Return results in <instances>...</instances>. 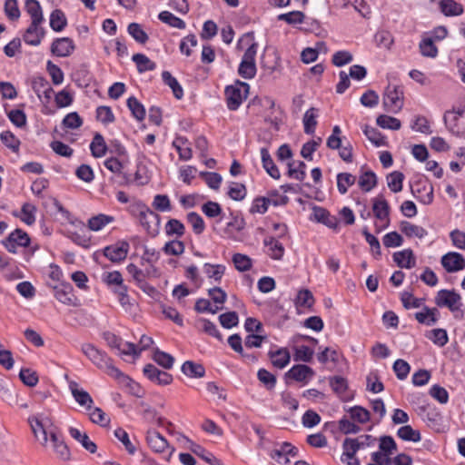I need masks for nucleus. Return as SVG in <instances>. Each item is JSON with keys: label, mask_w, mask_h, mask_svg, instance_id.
Here are the masks:
<instances>
[{"label": "nucleus", "mask_w": 465, "mask_h": 465, "mask_svg": "<svg viewBox=\"0 0 465 465\" xmlns=\"http://www.w3.org/2000/svg\"><path fill=\"white\" fill-rule=\"evenodd\" d=\"M31 430L40 444L45 448H50L56 458L63 461L71 459L70 450L58 428L52 420L44 414L28 418Z\"/></svg>", "instance_id": "obj_1"}, {"label": "nucleus", "mask_w": 465, "mask_h": 465, "mask_svg": "<svg viewBox=\"0 0 465 465\" xmlns=\"http://www.w3.org/2000/svg\"><path fill=\"white\" fill-rule=\"evenodd\" d=\"M446 128L456 136L465 134V104L446 111L443 115Z\"/></svg>", "instance_id": "obj_2"}, {"label": "nucleus", "mask_w": 465, "mask_h": 465, "mask_svg": "<svg viewBox=\"0 0 465 465\" xmlns=\"http://www.w3.org/2000/svg\"><path fill=\"white\" fill-rule=\"evenodd\" d=\"M135 209L141 225L149 234L156 235L160 226V216L142 203L136 204Z\"/></svg>", "instance_id": "obj_3"}, {"label": "nucleus", "mask_w": 465, "mask_h": 465, "mask_svg": "<svg viewBox=\"0 0 465 465\" xmlns=\"http://www.w3.org/2000/svg\"><path fill=\"white\" fill-rule=\"evenodd\" d=\"M249 88V84L243 82H237L234 85L225 88L227 106L230 110L235 111L239 108L242 101L247 98Z\"/></svg>", "instance_id": "obj_4"}, {"label": "nucleus", "mask_w": 465, "mask_h": 465, "mask_svg": "<svg viewBox=\"0 0 465 465\" xmlns=\"http://www.w3.org/2000/svg\"><path fill=\"white\" fill-rule=\"evenodd\" d=\"M382 104L386 111L391 113L399 112L403 105V91L401 87L389 84L385 90Z\"/></svg>", "instance_id": "obj_5"}, {"label": "nucleus", "mask_w": 465, "mask_h": 465, "mask_svg": "<svg viewBox=\"0 0 465 465\" xmlns=\"http://www.w3.org/2000/svg\"><path fill=\"white\" fill-rule=\"evenodd\" d=\"M435 303L439 307H446L455 312L462 306L461 296L454 290H440L435 297Z\"/></svg>", "instance_id": "obj_6"}, {"label": "nucleus", "mask_w": 465, "mask_h": 465, "mask_svg": "<svg viewBox=\"0 0 465 465\" xmlns=\"http://www.w3.org/2000/svg\"><path fill=\"white\" fill-rule=\"evenodd\" d=\"M80 350L82 353L100 370L107 366V362H109L111 359L104 351L90 342L82 343Z\"/></svg>", "instance_id": "obj_7"}, {"label": "nucleus", "mask_w": 465, "mask_h": 465, "mask_svg": "<svg viewBox=\"0 0 465 465\" xmlns=\"http://www.w3.org/2000/svg\"><path fill=\"white\" fill-rule=\"evenodd\" d=\"M372 211L377 220L382 223L377 232H380L390 224V206L386 199L382 195L372 200Z\"/></svg>", "instance_id": "obj_8"}, {"label": "nucleus", "mask_w": 465, "mask_h": 465, "mask_svg": "<svg viewBox=\"0 0 465 465\" xmlns=\"http://www.w3.org/2000/svg\"><path fill=\"white\" fill-rule=\"evenodd\" d=\"M297 454V448L289 442L277 444L270 452L271 458L275 460L281 465H287L290 462V458L296 457Z\"/></svg>", "instance_id": "obj_9"}, {"label": "nucleus", "mask_w": 465, "mask_h": 465, "mask_svg": "<svg viewBox=\"0 0 465 465\" xmlns=\"http://www.w3.org/2000/svg\"><path fill=\"white\" fill-rule=\"evenodd\" d=\"M30 243L28 234L21 229L12 232L8 237L3 241L4 246L9 252L15 253L17 247H26Z\"/></svg>", "instance_id": "obj_10"}, {"label": "nucleus", "mask_w": 465, "mask_h": 465, "mask_svg": "<svg viewBox=\"0 0 465 465\" xmlns=\"http://www.w3.org/2000/svg\"><path fill=\"white\" fill-rule=\"evenodd\" d=\"M441 265L448 272H459L465 267L463 256L455 252H450L441 257Z\"/></svg>", "instance_id": "obj_11"}, {"label": "nucleus", "mask_w": 465, "mask_h": 465, "mask_svg": "<svg viewBox=\"0 0 465 465\" xmlns=\"http://www.w3.org/2000/svg\"><path fill=\"white\" fill-rule=\"evenodd\" d=\"M411 193L423 204H430L433 201V187L428 183H415L411 185Z\"/></svg>", "instance_id": "obj_12"}, {"label": "nucleus", "mask_w": 465, "mask_h": 465, "mask_svg": "<svg viewBox=\"0 0 465 465\" xmlns=\"http://www.w3.org/2000/svg\"><path fill=\"white\" fill-rule=\"evenodd\" d=\"M359 450V445L351 440V438H346L342 443V454L341 456V462L346 465H361L356 453Z\"/></svg>", "instance_id": "obj_13"}, {"label": "nucleus", "mask_w": 465, "mask_h": 465, "mask_svg": "<svg viewBox=\"0 0 465 465\" xmlns=\"http://www.w3.org/2000/svg\"><path fill=\"white\" fill-rule=\"evenodd\" d=\"M314 371L304 364H297L292 366L286 373L285 376L299 382L307 383L313 376Z\"/></svg>", "instance_id": "obj_14"}, {"label": "nucleus", "mask_w": 465, "mask_h": 465, "mask_svg": "<svg viewBox=\"0 0 465 465\" xmlns=\"http://www.w3.org/2000/svg\"><path fill=\"white\" fill-rule=\"evenodd\" d=\"M129 244L122 242L114 245L107 246L104 249V254L113 262L124 261L128 253Z\"/></svg>", "instance_id": "obj_15"}, {"label": "nucleus", "mask_w": 465, "mask_h": 465, "mask_svg": "<svg viewBox=\"0 0 465 465\" xmlns=\"http://www.w3.org/2000/svg\"><path fill=\"white\" fill-rule=\"evenodd\" d=\"M74 41L69 37L55 39L51 46V52L59 57L69 56L74 50Z\"/></svg>", "instance_id": "obj_16"}, {"label": "nucleus", "mask_w": 465, "mask_h": 465, "mask_svg": "<svg viewBox=\"0 0 465 465\" xmlns=\"http://www.w3.org/2000/svg\"><path fill=\"white\" fill-rule=\"evenodd\" d=\"M42 23L31 22L29 27L25 30L23 38L24 41L30 45H39L44 35L45 30L41 27Z\"/></svg>", "instance_id": "obj_17"}, {"label": "nucleus", "mask_w": 465, "mask_h": 465, "mask_svg": "<svg viewBox=\"0 0 465 465\" xmlns=\"http://www.w3.org/2000/svg\"><path fill=\"white\" fill-rule=\"evenodd\" d=\"M54 297L62 303L74 305L75 296L70 283H59L54 287Z\"/></svg>", "instance_id": "obj_18"}, {"label": "nucleus", "mask_w": 465, "mask_h": 465, "mask_svg": "<svg viewBox=\"0 0 465 465\" xmlns=\"http://www.w3.org/2000/svg\"><path fill=\"white\" fill-rule=\"evenodd\" d=\"M146 440L149 447L154 452L163 453L170 450L168 441L155 430H148Z\"/></svg>", "instance_id": "obj_19"}, {"label": "nucleus", "mask_w": 465, "mask_h": 465, "mask_svg": "<svg viewBox=\"0 0 465 465\" xmlns=\"http://www.w3.org/2000/svg\"><path fill=\"white\" fill-rule=\"evenodd\" d=\"M69 388L75 401L80 406L85 407L86 410H91L94 401L90 394L86 391L79 388L78 384L74 381L70 382Z\"/></svg>", "instance_id": "obj_20"}, {"label": "nucleus", "mask_w": 465, "mask_h": 465, "mask_svg": "<svg viewBox=\"0 0 465 465\" xmlns=\"http://www.w3.org/2000/svg\"><path fill=\"white\" fill-rule=\"evenodd\" d=\"M268 356L272 364L278 369H283L286 367L291 360L290 352L286 348H279L275 351L271 350L268 352Z\"/></svg>", "instance_id": "obj_21"}, {"label": "nucleus", "mask_w": 465, "mask_h": 465, "mask_svg": "<svg viewBox=\"0 0 465 465\" xmlns=\"http://www.w3.org/2000/svg\"><path fill=\"white\" fill-rule=\"evenodd\" d=\"M70 436L77 440L87 451L94 453L97 450L96 444L90 440L85 432H82L80 430L71 427L69 428Z\"/></svg>", "instance_id": "obj_22"}, {"label": "nucleus", "mask_w": 465, "mask_h": 465, "mask_svg": "<svg viewBox=\"0 0 465 465\" xmlns=\"http://www.w3.org/2000/svg\"><path fill=\"white\" fill-rule=\"evenodd\" d=\"M329 383L335 394L340 397L342 401H347L350 399L349 396L346 395V391L348 390V382L347 380L341 376H333L329 378Z\"/></svg>", "instance_id": "obj_23"}, {"label": "nucleus", "mask_w": 465, "mask_h": 465, "mask_svg": "<svg viewBox=\"0 0 465 465\" xmlns=\"http://www.w3.org/2000/svg\"><path fill=\"white\" fill-rule=\"evenodd\" d=\"M393 260L401 268L411 269L415 266L416 261L411 249H405L393 254Z\"/></svg>", "instance_id": "obj_24"}, {"label": "nucleus", "mask_w": 465, "mask_h": 465, "mask_svg": "<svg viewBox=\"0 0 465 465\" xmlns=\"http://www.w3.org/2000/svg\"><path fill=\"white\" fill-rule=\"evenodd\" d=\"M439 311L437 308L425 306L421 312L415 313V319L421 324L427 326L434 325L438 321Z\"/></svg>", "instance_id": "obj_25"}, {"label": "nucleus", "mask_w": 465, "mask_h": 465, "mask_svg": "<svg viewBox=\"0 0 465 465\" xmlns=\"http://www.w3.org/2000/svg\"><path fill=\"white\" fill-rule=\"evenodd\" d=\"M261 157L262 167L264 168L266 173L273 179H279L281 176L280 171L278 167L275 165L273 160L272 159L267 148L263 147L261 149Z\"/></svg>", "instance_id": "obj_26"}, {"label": "nucleus", "mask_w": 465, "mask_h": 465, "mask_svg": "<svg viewBox=\"0 0 465 465\" xmlns=\"http://www.w3.org/2000/svg\"><path fill=\"white\" fill-rule=\"evenodd\" d=\"M173 146L176 149L181 160L188 161L192 158L193 152L187 138L183 136L176 137L173 142Z\"/></svg>", "instance_id": "obj_27"}, {"label": "nucleus", "mask_w": 465, "mask_h": 465, "mask_svg": "<svg viewBox=\"0 0 465 465\" xmlns=\"http://www.w3.org/2000/svg\"><path fill=\"white\" fill-rule=\"evenodd\" d=\"M263 243L268 247L267 253L273 260H281L284 254L283 245L273 237H267Z\"/></svg>", "instance_id": "obj_28"}, {"label": "nucleus", "mask_w": 465, "mask_h": 465, "mask_svg": "<svg viewBox=\"0 0 465 465\" xmlns=\"http://www.w3.org/2000/svg\"><path fill=\"white\" fill-rule=\"evenodd\" d=\"M400 229L407 237H416L419 239L424 238L428 232L421 226L413 224L407 221H402L400 224Z\"/></svg>", "instance_id": "obj_29"}, {"label": "nucleus", "mask_w": 465, "mask_h": 465, "mask_svg": "<svg viewBox=\"0 0 465 465\" xmlns=\"http://www.w3.org/2000/svg\"><path fill=\"white\" fill-rule=\"evenodd\" d=\"M440 9L446 16H458L464 11L462 5L454 0H441Z\"/></svg>", "instance_id": "obj_30"}, {"label": "nucleus", "mask_w": 465, "mask_h": 465, "mask_svg": "<svg viewBox=\"0 0 465 465\" xmlns=\"http://www.w3.org/2000/svg\"><path fill=\"white\" fill-rule=\"evenodd\" d=\"M92 155L95 158H101L105 155L107 145L102 134H95L90 144Z\"/></svg>", "instance_id": "obj_31"}, {"label": "nucleus", "mask_w": 465, "mask_h": 465, "mask_svg": "<svg viewBox=\"0 0 465 465\" xmlns=\"http://www.w3.org/2000/svg\"><path fill=\"white\" fill-rule=\"evenodd\" d=\"M102 278L114 292L118 291L119 287H125L122 274L118 271L104 272Z\"/></svg>", "instance_id": "obj_32"}, {"label": "nucleus", "mask_w": 465, "mask_h": 465, "mask_svg": "<svg viewBox=\"0 0 465 465\" xmlns=\"http://www.w3.org/2000/svg\"><path fill=\"white\" fill-rule=\"evenodd\" d=\"M126 270L130 275L136 282L137 285L143 291H154L153 287H150L145 282V274L136 265L131 263L126 267Z\"/></svg>", "instance_id": "obj_33"}, {"label": "nucleus", "mask_w": 465, "mask_h": 465, "mask_svg": "<svg viewBox=\"0 0 465 465\" xmlns=\"http://www.w3.org/2000/svg\"><path fill=\"white\" fill-rule=\"evenodd\" d=\"M182 371L190 378H202L205 374L204 367L192 361H186L182 365Z\"/></svg>", "instance_id": "obj_34"}, {"label": "nucleus", "mask_w": 465, "mask_h": 465, "mask_svg": "<svg viewBox=\"0 0 465 465\" xmlns=\"http://www.w3.org/2000/svg\"><path fill=\"white\" fill-rule=\"evenodd\" d=\"M245 227V222L243 218L239 216H234L232 219L227 223L226 228L224 229V233L227 237L235 240L236 233L242 231Z\"/></svg>", "instance_id": "obj_35"}, {"label": "nucleus", "mask_w": 465, "mask_h": 465, "mask_svg": "<svg viewBox=\"0 0 465 465\" xmlns=\"http://www.w3.org/2000/svg\"><path fill=\"white\" fill-rule=\"evenodd\" d=\"M162 79L163 83L172 89L175 98L181 99L183 96V90L182 86L170 72L163 71L162 73Z\"/></svg>", "instance_id": "obj_36"}, {"label": "nucleus", "mask_w": 465, "mask_h": 465, "mask_svg": "<svg viewBox=\"0 0 465 465\" xmlns=\"http://www.w3.org/2000/svg\"><path fill=\"white\" fill-rule=\"evenodd\" d=\"M114 218L110 215L100 213L96 216L91 217L88 220V227L91 231L98 232L105 225L114 222Z\"/></svg>", "instance_id": "obj_37"}, {"label": "nucleus", "mask_w": 465, "mask_h": 465, "mask_svg": "<svg viewBox=\"0 0 465 465\" xmlns=\"http://www.w3.org/2000/svg\"><path fill=\"white\" fill-rule=\"evenodd\" d=\"M224 272L225 267L222 264L205 263L203 265V272L209 279L213 280V282H221L222 277L224 274Z\"/></svg>", "instance_id": "obj_38"}, {"label": "nucleus", "mask_w": 465, "mask_h": 465, "mask_svg": "<svg viewBox=\"0 0 465 465\" xmlns=\"http://www.w3.org/2000/svg\"><path fill=\"white\" fill-rule=\"evenodd\" d=\"M67 25L66 17L60 9L54 10L50 15V26L55 32H61Z\"/></svg>", "instance_id": "obj_39"}, {"label": "nucleus", "mask_w": 465, "mask_h": 465, "mask_svg": "<svg viewBox=\"0 0 465 465\" xmlns=\"http://www.w3.org/2000/svg\"><path fill=\"white\" fill-rule=\"evenodd\" d=\"M25 9L31 16V22H44V16L40 4L36 0H26Z\"/></svg>", "instance_id": "obj_40"}, {"label": "nucleus", "mask_w": 465, "mask_h": 465, "mask_svg": "<svg viewBox=\"0 0 465 465\" xmlns=\"http://www.w3.org/2000/svg\"><path fill=\"white\" fill-rule=\"evenodd\" d=\"M426 337L439 347L445 346L449 341L447 331L440 328L430 331Z\"/></svg>", "instance_id": "obj_41"}, {"label": "nucleus", "mask_w": 465, "mask_h": 465, "mask_svg": "<svg viewBox=\"0 0 465 465\" xmlns=\"http://www.w3.org/2000/svg\"><path fill=\"white\" fill-rule=\"evenodd\" d=\"M317 109L312 107L307 110L303 116L304 132L308 134H312L317 125Z\"/></svg>", "instance_id": "obj_42"}, {"label": "nucleus", "mask_w": 465, "mask_h": 465, "mask_svg": "<svg viewBox=\"0 0 465 465\" xmlns=\"http://www.w3.org/2000/svg\"><path fill=\"white\" fill-rule=\"evenodd\" d=\"M132 60L135 63L137 66V70L140 73H143L146 71H153L155 69L156 65L153 62H152L146 55L143 54H135L133 55Z\"/></svg>", "instance_id": "obj_43"}, {"label": "nucleus", "mask_w": 465, "mask_h": 465, "mask_svg": "<svg viewBox=\"0 0 465 465\" xmlns=\"http://www.w3.org/2000/svg\"><path fill=\"white\" fill-rule=\"evenodd\" d=\"M305 168L306 164L302 161L297 163L290 162L288 163V174L295 180L302 182L304 180L306 175Z\"/></svg>", "instance_id": "obj_44"}, {"label": "nucleus", "mask_w": 465, "mask_h": 465, "mask_svg": "<svg viewBox=\"0 0 465 465\" xmlns=\"http://www.w3.org/2000/svg\"><path fill=\"white\" fill-rule=\"evenodd\" d=\"M356 177L349 173H341L337 175V187L341 194L348 192V188L354 184Z\"/></svg>", "instance_id": "obj_45"}, {"label": "nucleus", "mask_w": 465, "mask_h": 465, "mask_svg": "<svg viewBox=\"0 0 465 465\" xmlns=\"http://www.w3.org/2000/svg\"><path fill=\"white\" fill-rule=\"evenodd\" d=\"M128 34L139 44H145L148 41V35L138 23H131L127 27Z\"/></svg>", "instance_id": "obj_46"}, {"label": "nucleus", "mask_w": 465, "mask_h": 465, "mask_svg": "<svg viewBox=\"0 0 465 465\" xmlns=\"http://www.w3.org/2000/svg\"><path fill=\"white\" fill-rule=\"evenodd\" d=\"M127 106L131 111L133 116L138 120L143 121L145 117L144 106L134 97H129L127 99Z\"/></svg>", "instance_id": "obj_47"}, {"label": "nucleus", "mask_w": 465, "mask_h": 465, "mask_svg": "<svg viewBox=\"0 0 465 465\" xmlns=\"http://www.w3.org/2000/svg\"><path fill=\"white\" fill-rule=\"evenodd\" d=\"M159 20H161L163 23L169 25L172 27L178 28V29H184L185 28V23L181 18L175 16L172 13L168 11H163L158 15Z\"/></svg>", "instance_id": "obj_48"}, {"label": "nucleus", "mask_w": 465, "mask_h": 465, "mask_svg": "<svg viewBox=\"0 0 465 465\" xmlns=\"http://www.w3.org/2000/svg\"><path fill=\"white\" fill-rule=\"evenodd\" d=\"M397 435L406 441L418 442L420 440V431L413 430L410 425L401 427L397 431Z\"/></svg>", "instance_id": "obj_49"}, {"label": "nucleus", "mask_w": 465, "mask_h": 465, "mask_svg": "<svg viewBox=\"0 0 465 465\" xmlns=\"http://www.w3.org/2000/svg\"><path fill=\"white\" fill-rule=\"evenodd\" d=\"M87 411L89 413L90 420L94 423H97L104 427L107 426L110 423V418L102 409L91 406V410Z\"/></svg>", "instance_id": "obj_50"}, {"label": "nucleus", "mask_w": 465, "mask_h": 465, "mask_svg": "<svg viewBox=\"0 0 465 465\" xmlns=\"http://www.w3.org/2000/svg\"><path fill=\"white\" fill-rule=\"evenodd\" d=\"M359 186L365 192H370L377 184V177L371 171L363 173L359 178Z\"/></svg>", "instance_id": "obj_51"}, {"label": "nucleus", "mask_w": 465, "mask_h": 465, "mask_svg": "<svg viewBox=\"0 0 465 465\" xmlns=\"http://www.w3.org/2000/svg\"><path fill=\"white\" fill-rule=\"evenodd\" d=\"M404 175L401 172H392L387 176V184L393 193H399L402 190V182Z\"/></svg>", "instance_id": "obj_52"}, {"label": "nucleus", "mask_w": 465, "mask_h": 465, "mask_svg": "<svg viewBox=\"0 0 465 465\" xmlns=\"http://www.w3.org/2000/svg\"><path fill=\"white\" fill-rule=\"evenodd\" d=\"M314 303V298L311 291L303 289L298 292L295 298L297 307L311 308Z\"/></svg>", "instance_id": "obj_53"}, {"label": "nucleus", "mask_w": 465, "mask_h": 465, "mask_svg": "<svg viewBox=\"0 0 465 465\" xmlns=\"http://www.w3.org/2000/svg\"><path fill=\"white\" fill-rule=\"evenodd\" d=\"M102 371H105L109 376L121 382H126L127 384L134 383L131 379L125 376L118 368L113 364L112 359L109 360L107 366L104 367Z\"/></svg>", "instance_id": "obj_54"}, {"label": "nucleus", "mask_w": 465, "mask_h": 465, "mask_svg": "<svg viewBox=\"0 0 465 465\" xmlns=\"http://www.w3.org/2000/svg\"><path fill=\"white\" fill-rule=\"evenodd\" d=\"M36 207L29 203L23 204L21 209L20 219L27 225H32L35 222Z\"/></svg>", "instance_id": "obj_55"}, {"label": "nucleus", "mask_w": 465, "mask_h": 465, "mask_svg": "<svg viewBox=\"0 0 465 465\" xmlns=\"http://www.w3.org/2000/svg\"><path fill=\"white\" fill-rule=\"evenodd\" d=\"M376 123L383 129L399 130L401 128V121L399 119L386 114L379 115Z\"/></svg>", "instance_id": "obj_56"}, {"label": "nucleus", "mask_w": 465, "mask_h": 465, "mask_svg": "<svg viewBox=\"0 0 465 465\" xmlns=\"http://www.w3.org/2000/svg\"><path fill=\"white\" fill-rule=\"evenodd\" d=\"M257 378L264 387L271 391L275 388L277 380L276 377L265 369H260L257 372Z\"/></svg>", "instance_id": "obj_57"}, {"label": "nucleus", "mask_w": 465, "mask_h": 465, "mask_svg": "<svg viewBox=\"0 0 465 465\" xmlns=\"http://www.w3.org/2000/svg\"><path fill=\"white\" fill-rule=\"evenodd\" d=\"M419 48L423 56L434 58L438 54V49L431 38L428 37L422 39L420 43Z\"/></svg>", "instance_id": "obj_58"}, {"label": "nucleus", "mask_w": 465, "mask_h": 465, "mask_svg": "<svg viewBox=\"0 0 465 465\" xmlns=\"http://www.w3.org/2000/svg\"><path fill=\"white\" fill-rule=\"evenodd\" d=\"M184 225L177 219H171L165 224V232L167 235H176L178 237L184 234Z\"/></svg>", "instance_id": "obj_59"}, {"label": "nucleus", "mask_w": 465, "mask_h": 465, "mask_svg": "<svg viewBox=\"0 0 465 465\" xmlns=\"http://www.w3.org/2000/svg\"><path fill=\"white\" fill-rule=\"evenodd\" d=\"M401 301L405 309L420 308L424 302V299L415 298L412 293L409 292H403L401 293Z\"/></svg>", "instance_id": "obj_60"}, {"label": "nucleus", "mask_w": 465, "mask_h": 465, "mask_svg": "<svg viewBox=\"0 0 465 465\" xmlns=\"http://www.w3.org/2000/svg\"><path fill=\"white\" fill-rule=\"evenodd\" d=\"M153 359L164 369H171L174 362V359L171 354L160 350L154 351Z\"/></svg>", "instance_id": "obj_61"}, {"label": "nucleus", "mask_w": 465, "mask_h": 465, "mask_svg": "<svg viewBox=\"0 0 465 465\" xmlns=\"http://www.w3.org/2000/svg\"><path fill=\"white\" fill-rule=\"evenodd\" d=\"M232 262L235 268L240 272H246L252 267V259L242 253H235L232 256Z\"/></svg>", "instance_id": "obj_62"}, {"label": "nucleus", "mask_w": 465, "mask_h": 465, "mask_svg": "<svg viewBox=\"0 0 465 465\" xmlns=\"http://www.w3.org/2000/svg\"><path fill=\"white\" fill-rule=\"evenodd\" d=\"M2 143L14 152H17L20 146V141L10 131H5L0 134Z\"/></svg>", "instance_id": "obj_63"}, {"label": "nucleus", "mask_w": 465, "mask_h": 465, "mask_svg": "<svg viewBox=\"0 0 465 465\" xmlns=\"http://www.w3.org/2000/svg\"><path fill=\"white\" fill-rule=\"evenodd\" d=\"M393 371L399 380H404L407 378L411 371L410 364L401 359H398L393 363Z\"/></svg>", "instance_id": "obj_64"}]
</instances>
